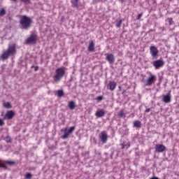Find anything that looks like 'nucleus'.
Masks as SVG:
<instances>
[{
  "instance_id": "nucleus-1",
  "label": "nucleus",
  "mask_w": 179,
  "mask_h": 179,
  "mask_svg": "<svg viewBox=\"0 0 179 179\" xmlns=\"http://www.w3.org/2000/svg\"><path fill=\"white\" fill-rule=\"evenodd\" d=\"M33 20L27 15H21L20 24L23 30H29L31 27Z\"/></svg>"
},
{
  "instance_id": "nucleus-2",
  "label": "nucleus",
  "mask_w": 179,
  "mask_h": 179,
  "mask_svg": "<svg viewBox=\"0 0 179 179\" xmlns=\"http://www.w3.org/2000/svg\"><path fill=\"white\" fill-rule=\"evenodd\" d=\"M16 54V45H8V48L6 50H4L1 55V59L3 61L8 59L9 57H13Z\"/></svg>"
},
{
  "instance_id": "nucleus-3",
  "label": "nucleus",
  "mask_w": 179,
  "mask_h": 179,
  "mask_svg": "<svg viewBox=\"0 0 179 179\" xmlns=\"http://www.w3.org/2000/svg\"><path fill=\"white\" fill-rule=\"evenodd\" d=\"M66 72V67H60L55 70V74L53 76V79L55 82H59L61 79L64 76H65V73Z\"/></svg>"
},
{
  "instance_id": "nucleus-4",
  "label": "nucleus",
  "mask_w": 179,
  "mask_h": 179,
  "mask_svg": "<svg viewBox=\"0 0 179 179\" xmlns=\"http://www.w3.org/2000/svg\"><path fill=\"white\" fill-rule=\"evenodd\" d=\"M37 43V34H31L26 40L25 44L28 45H31Z\"/></svg>"
},
{
  "instance_id": "nucleus-5",
  "label": "nucleus",
  "mask_w": 179,
  "mask_h": 179,
  "mask_svg": "<svg viewBox=\"0 0 179 179\" xmlns=\"http://www.w3.org/2000/svg\"><path fill=\"white\" fill-rule=\"evenodd\" d=\"M157 80V78L155 75L152 74V73H150V76L148 78L145 82L146 86H152L153 83L156 82Z\"/></svg>"
},
{
  "instance_id": "nucleus-6",
  "label": "nucleus",
  "mask_w": 179,
  "mask_h": 179,
  "mask_svg": "<svg viewBox=\"0 0 179 179\" xmlns=\"http://www.w3.org/2000/svg\"><path fill=\"white\" fill-rule=\"evenodd\" d=\"M150 52L155 59H157V57H159V50L155 45L150 47Z\"/></svg>"
},
{
  "instance_id": "nucleus-7",
  "label": "nucleus",
  "mask_w": 179,
  "mask_h": 179,
  "mask_svg": "<svg viewBox=\"0 0 179 179\" xmlns=\"http://www.w3.org/2000/svg\"><path fill=\"white\" fill-rule=\"evenodd\" d=\"M15 114L13 110H8L5 115L3 117V120H13V118L15 117Z\"/></svg>"
},
{
  "instance_id": "nucleus-8",
  "label": "nucleus",
  "mask_w": 179,
  "mask_h": 179,
  "mask_svg": "<svg viewBox=\"0 0 179 179\" xmlns=\"http://www.w3.org/2000/svg\"><path fill=\"white\" fill-rule=\"evenodd\" d=\"M106 59L109 62L110 65H113L114 62H115V57L112 53H108L106 55Z\"/></svg>"
},
{
  "instance_id": "nucleus-9",
  "label": "nucleus",
  "mask_w": 179,
  "mask_h": 179,
  "mask_svg": "<svg viewBox=\"0 0 179 179\" xmlns=\"http://www.w3.org/2000/svg\"><path fill=\"white\" fill-rule=\"evenodd\" d=\"M164 66V61L162 59H158L153 62V66H155V69H160L162 66Z\"/></svg>"
},
{
  "instance_id": "nucleus-10",
  "label": "nucleus",
  "mask_w": 179,
  "mask_h": 179,
  "mask_svg": "<svg viewBox=\"0 0 179 179\" xmlns=\"http://www.w3.org/2000/svg\"><path fill=\"white\" fill-rule=\"evenodd\" d=\"M155 152L157 153H163L166 150V146L163 144H157L155 147Z\"/></svg>"
},
{
  "instance_id": "nucleus-11",
  "label": "nucleus",
  "mask_w": 179,
  "mask_h": 179,
  "mask_svg": "<svg viewBox=\"0 0 179 179\" xmlns=\"http://www.w3.org/2000/svg\"><path fill=\"white\" fill-rule=\"evenodd\" d=\"M108 139V135L106 133L101 132V135H99V141L102 143H107V141Z\"/></svg>"
},
{
  "instance_id": "nucleus-12",
  "label": "nucleus",
  "mask_w": 179,
  "mask_h": 179,
  "mask_svg": "<svg viewBox=\"0 0 179 179\" xmlns=\"http://www.w3.org/2000/svg\"><path fill=\"white\" fill-rule=\"evenodd\" d=\"M115 87H117V83L114 81H110L107 85V89H108L109 90H111V92H113V90H115Z\"/></svg>"
},
{
  "instance_id": "nucleus-13",
  "label": "nucleus",
  "mask_w": 179,
  "mask_h": 179,
  "mask_svg": "<svg viewBox=\"0 0 179 179\" xmlns=\"http://www.w3.org/2000/svg\"><path fill=\"white\" fill-rule=\"evenodd\" d=\"M162 101H164V103H170L171 101V94L169 93L166 95H163Z\"/></svg>"
},
{
  "instance_id": "nucleus-14",
  "label": "nucleus",
  "mask_w": 179,
  "mask_h": 179,
  "mask_svg": "<svg viewBox=\"0 0 179 179\" xmlns=\"http://www.w3.org/2000/svg\"><path fill=\"white\" fill-rule=\"evenodd\" d=\"M71 133L68 131V127H66L64 130V135L61 136L62 139H68Z\"/></svg>"
},
{
  "instance_id": "nucleus-15",
  "label": "nucleus",
  "mask_w": 179,
  "mask_h": 179,
  "mask_svg": "<svg viewBox=\"0 0 179 179\" xmlns=\"http://www.w3.org/2000/svg\"><path fill=\"white\" fill-rule=\"evenodd\" d=\"M87 50L90 52H94V42L93 41L90 42Z\"/></svg>"
},
{
  "instance_id": "nucleus-16",
  "label": "nucleus",
  "mask_w": 179,
  "mask_h": 179,
  "mask_svg": "<svg viewBox=\"0 0 179 179\" xmlns=\"http://www.w3.org/2000/svg\"><path fill=\"white\" fill-rule=\"evenodd\" d=\"M95 115L97 118H101V117H104V115H106V112L103 110H100L96 112Z\"/></svg>"
},
{
  "instance_id": "nucleus-17",
  "label": "nucleus",
  "mask_w": 179,
  "mask_h": 179,
  "mask_svg": "<svg viewBox=\"0 0 179 179\" xmlns=\"http://www.w3.org/2000/svg\"><path fill=\"white\" fill-rule=\"evenodd\" d=\"M72 8L78 9L79 8V0H71Z\"/></svg>"
},
{
  "instance_id": "nucleus-18",
  "label": "nucleus",
  "mask_w": 179,
  "mask_h": 179,
  "mask_svg": "<svg viewBox=\"0 0 179 179\" xmlns=\"http://www.w3.org/2000/svg\"><path fill=\"white\" fill-rule=\"evenodd\" d=\"M69 108L70 110H75L76 108V103L73 101H71L69 102Z\"/></svg>"
},
{
  "instance_id": "nucleus-19",
  "label": "nucleus",
  "mask_w": 179,
  "mask_h": 179,
  "mask_svg": "<svg viewBox=\"0 0 179 179\" xmlns=\"http://www.w3.org/2000/svg\"><path fill=\"white\" fill-rule=\"evenodd\" d=\"M133 127L134 128H141L142 127V122L139 120H136L134 122Z\"/></svg>"
},
{
  "instance_id": "nucleus-20",
  "label": "nucleus",
  "mask_w": 179,
  "mask_h": 179,
  "mask_svg": "<svg viewBox=\"0 0 179 179\" xmlns=\"http://www.w3.org/2000/svg\"><path fill=\"white\" fill-rule=\"evenodd\" d=\"M118 117H120V118H125V117H127L125 115V113L124 112V110H120L119 111V113H117Z\"/></svg>"
},
{
  "instance_id": "nucleus-21",
  "label": "nucleus",
  "mask_w": 179,
  "mask_h": 179,
  "mask_svg": "<svg viewBox=\"0 0 179 179\" xmlns=\"http://www.w3.org/2000/svg\"><path fill=\"white\" fill-rule=\"evenodd\" d=\"M64 93L62 90H57V96L58 97H62V96H64Z\"/></svg>"
},
{
  "instance_id": "nucleus-22",
  "label": "nucleus",
  "mask_w": 179,
  "mask_h": 179,
  "mask_svg": "<svg viewBox=\"0 0 179 179\" xmlns=\"http://www.w3.org/2000/svg\"><path fill=\"white\" fill-rule=\"evenodd\" d=\"M122 21L123 20H120L119 21L116 20V24H115L116 27L117 28L121 27V25L122 24Z\"/></svg>"
},
{
  "instance_id": "nucleus-23",
  "label": "nucleus",
  "mask_w": 179,
  "mask_h": 179,
  "mask_svg": "<svg viewBox=\"0 0 179 179\" xmlns=\"http://www.w3.org/2000/svg\"><path fill=\"white\" fill-rule=\"evenodd\" d=\"M5 15H6V10L5 8H1L0 10V16H5Z\"/></svg>"
},
{
  "instance_id": "nucleus-24",
  "label": "nucleus",
  "mask_w": 179,
  "mask_h": 179,
  "mask_svg": "<svg viewBox=\"0 0 179 179\" xmlns=\"http://www.w3.org/2000/svg\"><path fill=\"white\" fill-rule=\"evenodd\" d=\"M76 129V127L73 126L71 127H70L69 129H67V131H69V134H72V132H73V131H75V129Z\"/></svg>"
},
{
  "instance_id": "nucleus-25",
  "label": "nucleus",
  "mask_w": 179,
  "mask_h": 179,
  "mask_svg": "<svg viewBox=\"0 0 179 179\" xmlns=\"http://www.w3.org/2000/svg\"><path fill=\"white\" fill-rule=\"evenodd\" d=\"M6 164H9V166H13V164H16V162L14 161H6Z\"/></svg>"
},
{
  "instance_id": "nucleus-26",
  "label": "nucleus",
  "mask_w": 179,
  "mask_h": 179,
  "mask_svg": "<svg viewBox=\"0 0 179 179\" xmlns=\"http://www.w3.org/2000/svg\"><path fill=\"white\" fill-rule=\"evenodd\" d=\"M4 107H6V108H12V105L10 102H6L4 103Z\"/></svg>"
},
{
  "instance_id": "nucleus-27",
  "label": "nucleus",
  "mask_w": 179,
  "mask_h": 179,
  "mask_svg": "<svg viewBox=\"0 0 179 179\" xmlns=\"http://www.w3.org/2000/svg\"><path fill=\"white\" fill-rule=\"evenodd\" d=\"M5 141L6 143H10V142H12V138H10L9 136H7L5 138Z\"/></svg>"
},
{
  "instance_id": "nucleus-28",
  "label": "nucleus",
  "mask_w": 179,
  "mask_h": 179,
  "mask_svg": "<svg viewBox=\"0 0 179 179\" xmlns=\"http://www.w3.org/2000/svg\"><path fill=\"white\" fill-rule=\"evenodd\" d=\"M0 167H1V169H4L5 170H8V166L5 164L1 163V162H0Z\"/></svg>"
},
{
  "instance_id": "nucleus-29",
  "label": "nucleus",
  "mask_w": 179,
  "mask_h": 179,
  "mask_svg": "<svg viewBox=\"0 0 179 179\" xmlns=\"http://www.w3.org/2000/svg\"><path fill=\"white\" fill-rule=\"evenodd\" d=\"M33 176L30 173H27L26 175H25V178L26 179H31V177Z\"/></svg>"
},
{
  "instance_id": "nucleus-30",
  "label": "nucleus",
  "mask_w": 179,
  "mask_h": 179,
  "mask_svg": "<svg viewBox=\"0 0 179 179\" xmlns=\"http://www.w3.org/2000/svg\"><path fill=\"white\" fill-rule=\"evenodd\" d=\"M96 100H97V101H101L103 100V96H99L96 98Z\"/></svg>"
},
{
  "instance_id": "nucleus-31",
  "label": "nucleus",
  "mask_w": 179,
  "mask_h": 179,
  "mask_svg": "<svg viewBox=\"0 0 179 179\" xmlns=\"http://www.w3.org/2000/svg\"><path fill=\"white\" fill-rule=\"evenodd\" d=\"M3 125H5V122H3V120L0 119V127H3Z\"/></svg>"
},
{
  "instance_id": "nucleus-32",
  "label": "nucleus",
  "mask_w": 179,
  "mask_h": 179,
  "mask_svg": "<svg viewBox=\"0 0 179 179\" xmlns=\"http://www.w3.org/2000/svg\"><path fill=\"white\" fill-rule=\"evenodd\" d=\"M24 3H30V0H21Z\"/></svg>"
},
{
  "instance_id": "nucleus-33",
  "label": "nucleus",
  "mask_w": 179,
  "mask_h": 179,
  "mask_svg": "<svg viewBox=\"0 0 179 179\" xmlns=\"http://www.w3.org/2000/svg\"><path fill=\"white\" fill-rule=\"evenodd\" d=\"M130 146H131V143H127V144H125V148H126V149L129 148Z\"/></svg>"
},
{
  "instance_id": "nucleus-34",
  "label": "nucleus",
  "mask_w": 179,
  "mask_h": 179,
  "mask_svg": "<svg viewBox=\"0 0 179 179\" xmlns=\"http://www.w3.org/2000/svg\"><path fill=\"white\" fill-rule=\"evenodd\" d=\"M142 17V14H138L137 16V20H139Z\"/></svg>"
},
{
  "instance_id": "nucleus-35",
  "label": "nucleus",
  "mask_w": 179,
  "mask_h": 179,
  "mask_svg": "<svg viewBox=\"0 0 179 179\" xmlns=\"http://www.w3.org/2000/svg\"><path fill=\"white\" fill-rule=\"evenodd\" d=\"M169 24H173V18L169 19Z\"/></svg>"
},
{
  "instance_id": "nucleus-36",
  "label": "nucleus",
  "mask_w": 179,
  "mask_h": 179,
  "mask_svg": "<svg viewBox=\"0 0 179 179\" xmlns=\"http://www.w3.org/2000/svg\"><path fill=\"white\" fill-rule=\"evenodd\" d=\"M34 71H38V66H36L34 67Z\"/></svg>"
},
{
  "instance_id": "nucleus-37",
  "label": "nucleus",
  "mask_w": 179,
  "mask_h": 179,
  "mask_svg": "<svg viewBox=\"0 0 179 179\" xmlns=\"http://www.w3.org/2000/svg\"><path fill=\"white\" fill-rule=\"evenodd\" d=\"M150 111V108H147L145 111V113H149Z\"/></svg>"
},
{
  "instance_id": "nucleus-38",
  "label": "nucleus",
  "mask_w": 179,
  "mask_h": 179,
  "mask_svg": "<svg viewBox=\"0 0 179 179\" xmlns=\"http://www.w3.org/2000/svg\"><path fill=\"white\" fill-rule=\"evenodd\" d=\"M124 148H125V144H124V143H122V149H124Z\"/></svg>"
},
{
  "instance_id": "nucleus-39",
  "label": "nucleus",
  "mask_w": 179,
  "mask_h": 179,
  "mask_svg": "<svg viewBox=\"0 0 179 179\" xmlns=\"http://www.w3.org/2000/svg\"><path fill=\"white\" fill-rule=\"evenodd\" d=\"M125 93H127V90H124V91L122 92V94H125Z\"/></svg>"
},
{
  "instance_id": "nucleus-40",
  "label": "nucleus",
  "mask_w": 179,
  "mask_h": 179,
  "mask_svg": "<svg viewBox=\"0 0 179 179\" xmlns=\"http://www.w3.org/2000/svg\"><path fill=\"white\" fill-rule=\"evenodd\" d=\"M119 2H121V3H124V0H118Z\"/></svg>"
},
{
  "instance_id": "nucleus-41",
  "label": "nucleus",
  "mask_w": 179,
  "mask_h": 179,
  "mask_svg": "<svg viewBox=\"0 0 179 179\" xmlns=\"http://www.w3.org/2000/svg\"><path fill=\"white\" fill-rule=\"evenodd\" d=\"M10 1H12L13 2H17V0H10Z\"/></svg>"
},
{
  "instance_id": "nucleus-42",
  "label": "nucleus",
  "mask_w": 179,
  "mask_h": 179,
  "mask_svg": "<svg viewBox=\"0 0 179 179\" xmlns=\"http://www.w3.org/2000/svg\"><path fill=\"white\" fill-rule=\"evenodd\" d=\"M35 67H36V66H31V68H35Z\"/></svg>"
},
{
  "instance_id": "nucleus-43",
  "label": "nucleus",
  "mask_w": 179,
  "mask_h": 179,
  "mask_svg": "<svg viewBox=\"0 0 179 179\" xmlns=\"http://www.w3.org/2000/svg\"><path fill=\"white\" fill-rule=\"evenodd\" d=\"M119 89H121V87H119Z\"/></svg>"
}]
</instances>
